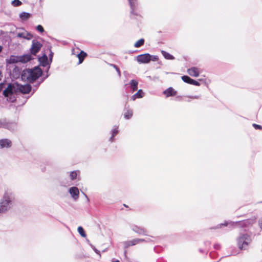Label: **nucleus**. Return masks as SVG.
<instances>
[{
	"mask_svg": "<svg viewBox=\"0 0 262 262\" xmlns=\"http://www.w3.org/2000/svg\"><path fill=\"white\" fill-rule=\"evenodd\" d=\"M31 90V86L29 84L21 85L17 83H10L3 91V94L8 101L13 102L16 99L14 93L19 92L23 94H28Z\"/></svg>",
	"mask_w": 262,
	"mask_h": 262,
	"instance_id": "nucleus-1",
	"label": "nucleus"
},
{
	"mask_svg": "<svg viewBox=\"0 0 262 262\" xmlns=\"http://www.w3.org/2000/svg\"><path fill=\"white\" fill-rule=\"evenodd\" d=\"M14 200V194L10 190L6 191L0 200V214L9 210L13 206Z\"/></svg>",
	"mask_w": 262,
	"mask_h": 262,
	"instance_id": "nucleus-2",
	"label": "nucleus"
},
{
	"mask_svg": "<svg viewBox=\"0 0 262 262\" xmlns=\"http://www.w3.org/2000/svg\"><path fill=\"white\" fill-rule=\"evenodd\" d=\"M42 70L36 67L32 69L24 70L21 74V78L30 82H32L38 79L42 74Z\"/></svg>",
	"mask_w": 262,
	"mask_h": 262,
	"instance_id": "nucleus-3",
	"label": "nucleus"
},
{
	"mask_svg": "<svg viewBox=\"0 0 262 262\" xmlns=\"http://www.w3.org/2000/svg\"><path fill=\"white\" fill-rule=\"evenodd\" d=\"M250 242V237L247 234H242L237 238L238 246L241 249H246Z\"/></svg>",
	"mask_w": 262,
	"mask_h": 262,
	"instance_id": "nucleus-4",
	"label": "nucleus"
},
{
	"mask_svg": "<svg viewBox=\"0 0 262 262\" xmlns=\"http://www.w3.org/2000/svg\"><path fill=\"white\" fill-rule=\"evenodd\" d=\"M42 47V45L39 41L33 40L31 48V53L32 54L36 55L39 52Z\"/></svg>",
	"mask_w": 262,
	"mask_h": 262,
	"instance_id": "nucleus-5",
	"label": "nucleus"
},
{
	"mask_svg": "<svg viewBox=\"0 0 262 262\" xmlns=\"http://www.w3.org/2000/svg\"><path fill=\"white\" fill-rule=\"evenodd\" d=\"M151 60V56L149 54H145L138 55L137 57V60L138 62L142 63H148Z\"/></svg>",
	"mask_w": 262,
	"mask_h": 262,
	"instance_id": "nucleus-6",
	"label": "nucleus"
},
{
	"mask_svg": "<svg viewBox=\"0 0 262 262\" xmlns=\"http://www.w3.org/2000/svg\"><path fill=\"white\" fill-rule=\"evenodd\" d=\"M69 192L74 200H77L79 198V191L76 187H72L69 190Z\"/></svg>",
	"mask_w": 262,
	"mask_h": 262,
	"instance_id": "nucleus-7",
	"label": "nucleus"
},
{
	"mask_svg": "<svg viewBox=\"0 0 262 262\" xmlns=\"http://www.w3.org/2000/svg\"><path fill=\"white\" fill-rule=\"evenodd\" d=\"M132 230L140 235H147V231L142 227L133 226L132 227Z\"/></svg>",
	"mask_w": 262,
	"mask_h": 262,
	"instance_id": "nucleus-8",
	"label": "nucleus"
},
{
	"mask_svg": "<svg viewBox=\"0 0 262 262\" xmlns=\"http://www.w3.org/2000/svg\"><path fill=\"white\" fill-rule=\"evenodd\" d=\"M12 145L11 141L8 139L0 140V147L1 148H9Z\"/></svg>",
	"mask_w": 262,
	"mask_h": 262,
	"instance_id": "nucleus-9",
	"label": "nucleus"
},
{
	"mask_svg": "<svg viewBox=\"0 0 262 262\" xmlns=\"http://www.w3.org/2000/svg\"><path fill=\"white\" fill-rule=\"evenodd\" d=\"M188 74L193 77H198L200 74V71L198 68L192 67L187 70Z\"/></svg>",
	"mask_w": 262,
	"mask_h": 262,
	"instance_id": "nucleus-10",
	"label": "nucleus"
},
{
	"mask_svg": "<svg viewBox=\"0 0 262 262\" xmlns=\"http://www.w3.org/2000/svg\"><path fill=\"white\" fill-rule=\"evenodd\" d=\"M17 36L18 37L23 38L27 40H30L32 37V35L26 31H24L22 32L17 33Z\"/></svg>",
	"mask_w": 262,
	"mask_h": 262,
	"instance_id": "nucleus-11",
	"label": "nucleus"
},
{
	"mask_svg": "<svg viewBox=\"0 0 262 262\" xmlns=\"http://www.w3.org/2000/svg\"><path fill=\"white\" fill-rule=\"evenodd\" d=\"M176 93L177 92L172 87L168 88L163 92V94H165L167 97L175 96Z\"/></svg>",
	"mask_w": 262,
	"mask_h": 262,
	"instance_id": "nucleus-12",
	"label": "nucleus"
},
{
	"mask_svg": "<svg viewBox=\"0 0 262 262\" xmlns=\"http://www.w3.org/2000/svg\"><path fill=\"white\" fill-rule=\"evenodd\" d=\"M139 244V241L137 238L130 241L124 242L123 244L125 248H127L131 246H134Z\"/></svg>",
	"mask_w": 262,
	"mask_h": 262,
	"instance_id": "nucleus-13",
	"label": "nucleus"
},
{
	"mask_svg": "<svg viewBox=\"0 0 262 262\" xmlns=\"http://www.w3.org/2000/svg\"><path fill=\"white\" fill-rule=\"evenodd\" d=\"M39 61L40 64L43 67H46L49 64L48 57L46 55H43V56L39 58Z\"/></svg>",
	"mask_w": 262,
	"mask_h": 262,
	"instance_id": "nucleus-14",
	"label": "nucleus"
},
{
	"mask_svg": "<svg viewBox=\"0 0 262 262\" xmlns=\"http://www.w3.org/2000/svg\"><path fill=\"white\" fill-rule=\"evenodd\" d=\"M32 59L31 56L29 54L19 56V62L22 63H26L30 61Z\"/></svg>",
	"mask_w": 262,
	"mask_h": 262,
	"instance_id": "nucleus-15",
	"label": "nucleus"
},
{
	"mask_svg": "<svg viewBox=\"0 0 262 262\" xmlns=\"http://www.w3.org/2000/svg\"><path fill=\"white\" fill-rule=\"evenodd\" d=\"M31 16V14L27 12H22L19 14V17L21 20L25 21L28 19Z\"/></svg>",
	"mask_w": 262,
	"mask_h": 262,
	"instance_id": "nucleus-16",
	"label": "nucleus"
},
{
	"mask_svg": "<svg viewBox=\"0 0 262 262\" xmlns=\"http://www.w3.org/2000/svg\"><path fill=\"white\" fill-rule=\"evenodd\" d=\"M129 5L131 8V13H134V12L137 6V0H128Z\"/></svg>",
	"mask_w": 262,
	"mask_h": 262,
	"instance_id": "nucleus-17",
	"label": "nucleus"
},
{
	"mask_svg": "<svg viewBox=\"0 0 262 262\" xmlns=\"http://www.w3.org/2000/svg\"><path fill=\"white\" fill-rule=\"evenodd\" d=\"M8 61L10 63H14L19 62V56H11Z\"/></svg>",
	"mask_w": 262,
	"mask_h": 262,
	"instance_id": "nucleus-18",
	"label": "nucleus"
},
{
	"mask_svg": "<svg viewBox=\"0 0 262 262\" xmlns=\"http://www.w3.org/2000/svg\"><path fill=\"white\" fill-rule=\"evenodd\" d=\"M138 82L135 80H132L130 81V86L133 91H135L138 89Z\"/></svg>",
	"mask_w": 262,
	"mask_h": 262,
	"instance_id": "nucleus-19",
	"label": "nucleus"
},
{
	"mask_svg": "<svg viewBox=\"0 0 262 262\" xmlns=\"http://www.w3.org/2000/svg\"><path fill=\"white\" fill-rule=\"evenodd\" d=\"M86 54L85 53H84L83 51H81L80 54L77 55V57L79 59V63H81L84 58V57L86 56Z\"/></svg>",
	"mask_w": 262,
	"mask_h": 262,
	"instance_id": "nucleus-20",
	"label": "nucleus"
},
{
	"mask_svg": "<svg viewBox=\"0 0 262 262\" xmlns=\"http://www.w3.org/2000/svg\"><path fill=\"white\" fill-rule=\"evenodd\" d=\"M162 55H163V56L167 59H170V60H172V59H174V57L171 55V54H169L168 53L165 52V51H162Z\"/></svg>",
	"mask_w": 262,
	"mask_h": 262,
	"instance_id": "nucleus-21",
	"label": "nucleus"
},
{
	"mask_svg": "<svg viewBox=\"0 0 262 262\" xmlns=\"http://www.w3.org/2000/svg\"><path fill=\"white\" fill-rule=\"evenodd\" d=\"M79 173V171H73L71 172L70 177V179L72 180H74L76 179L77 176H78V174Z\"/></svg>",
	"mask_w": 262,
	"mask_h": 262,
	"instance_id": "nucleus-22",
	"label": "nucleus"
},
{
	"mask_svg": "<svg viewBox=\"0 0 262 262\" xmlns=\"http://www.w3.org/2000/svg\"><path fill=\"white\" fill-rule=\"evenodd\" d=\"M254 222V220H245L242 222H239L240 225H244V226H247L249 224H251Z\"/></svg>",
	"mask_w": 262,
	"mask_h": 262,
	"instance_id": "nucleus-23",
	"label": "nucleus"
},
{
	"mask_svg": "<svg viewBox=\"0 0 262 262\" xmlns=\"http://www.w3.org/2000/svg\"><path fill=\"white\" fill-rule=\"evenodd\" d=\"M144 39H140L139 40H138L134 45L135 47L136 48H139L142 46L144 44Z\"/></svg>",
	"mask_w": 262,
	"mask_h": 262,
	"instance_id": "nucleus-24",
	"label": "nucleus"
},
{
	"mask_svg": "<svg viewBox=\"0 0 262 262\" xmlns=\"http://www.w3.org/2000/svg\"><path fill=\"white\" fill-rule=\"evenodd\" d=\"M133 116V111L132 110H127L124 114V117L126 119H130Z\"/></svg>",
	"mask_w": 262,
	"mask_h": 262,
	"instance_id": "nucleus-25",
	"label": "nucleus"
},
{
	"mask_svg": "<svg viewBox=\"0 0 262 262\" xmlns=\"http://www.w3.org/2000/svg\"><path fill=\"white\" fill-rule=\"evenodd\" d=\"M78 233L81 235V236L85 237L86 236V234L83 229V228L81 226L78 227L77 229Z\"/></svg>",
	"mask_w": 262,
	"mask_h": 262,
	"instance_id": "nucleus-26",
	"label": "nucleus"
},
{
	"mask_svg": "<svg viewBox=\"0 0 262 262\" xmlns=\"http://www.w3.org/2000/svg\"><path fill=\"white\" fill-rule=\"evenodd\" d=\"M182 79L183 81H184L186 83L191 84V78H190L188 76H183L182 77Z\"/></svg>",
	"mask_w": 262,
	"mask_h": 262,
	"instance_id": "nucleus-27",
	"label": "nucleus"
},
{
	"mask_svg": "<svg viewBox=\"0 0 262 262\" xmlns=\"http://www.w3.org/2000/svg\"><path fill=\"white\" fill-rule=\"evenodd\" d=\"M118 131V127H116L115 128H114L112 131V136L110 138V140L111 141H113L114 136L117 134Z\"/></svg>",
	"mask_w": 262,
	"mask_h": 262,
	"instance_id": "nucleus-28",
	"label": "nucleus"
},
{
	"mask_svg": "<svg viewBox=\"0 0 262 262\" xmlns=\"http://www.w3.org/2000/svg\"><path fill=\"white\" fill-rule=\"evenodd\" d=\"M16 125L14 123L9 124L7 125L6 128L11 130H14Z\"/></svg>",
	"mask_w": 262,
	"mask_h": 262,
	"instance_id": "nucleus-29",
	"label": "nucleus"
},
{
	"mask_svg": "<svg viewBox=\"0 0 262 262\" xmlns=\"http://www.w3.org/2000/svg\"><path fill=\"white\" fill-rule=\"evenodd\" d=\"M11 4L13 6L17 7L20 6L22 3L19 0H13Z\"/></svg>",
	"mask_w": 262,
	"mask_h": 262,
	"instance_id": "nucleus-30",
	"label": "nucleus"
},
{
	"mask_svg": "<svg viewBox=\"0 0 262 262\" xmlns=\"http://www.w3.org/2000/svg\"><path fill=\"white\" fill-rule=\"evenodd\" d=\"M137 98H142L144 96V92L141 90H139L137 93L135 94Z\"/></svg>",
	"mask_w": 262,
	"mask_h": 262,
	"instance_id": "nucleus-31",
	"label": "nucleus"
},
{
	"mask_svg": "<svg viewBox=\"0 0 262 262\" xmlns=\"http://www.w3.org/2000/svg\"><path fill=\"white\" fill-rule=\"evenodd\" d=\"M110 66L113 67L114 68H115L116 69V70L117 71L118 74V75L119 76H120L121 75V73H120V71L119 69V68L117 67V66H116L115 64H110Z\"/></svg>",
	"mask_w": 262,
	"mask_h": 262,
	"instance_id": "nucleus-32",
	"label": "nucleus"
},
{
	"mask_svg": "<svg viewBox=\"0 0 262 262\" xmlns=\"http://www.w3.org/2000/svg\"><path fill=\"white\" fill-rule=\"evenodd\" d=\"M137 240L139 241V243H140L141 242H149L151 241L150 239L149 238H147L146 239H142V238H137Z\"/></svg>",
	"mask_w": 262,
	"mask_h": 262,
	"instance_id": "nucleus-33",
	"label": "nucleus"
},
{
	"mask_svg": "<svg viewBox=\"0 0 262 262\" xmlns=\"http://www.w3.org/2000/svg\"><path fill=\"white\" fill-rule=\"evenodd\" d=\"M36 30L38 31H39L40 32H41V33L44 32V29H43V27L41 25H38L36 27Z\"/></svg>",
	"mask_w": 262,
	"mask_h": 262,
	"instance_id": "nucleus-34",
	"label": "nucleus"
},
{
	"mask_svg": "<svg viewBox=\"0 0 262 262\" xmlns=\"http://www.w3.org/2000/svg\"><path fill=\"white\" fill-rule=\"evenodd\" d=\"M191 84H192V85H196V86H199L200 85V83L192 79H191Z\"/></svg>",
	"mask_w": 262,
	"mask_h": 262,
	"instance_id": "nucleus-35",
	"label": "nucleus"
},
{
	"mask_svg": "<svg viewBox=\"0 0 262 262\" xmlns=\"http://www.w3.org/2000/svg\"><path fill=\"white\" fill-rule=\"evenodd\" d=\"M253 126L256 129H262V126L259 125H258V124H253Z\"/></svg>",
	"mask_w": 262,
	"mask_h": 262,
	"instance_id": "nucleus-36",
	"label": "nucleus"
},
{
	"mask_svg": "<svg viewBox=\"0 0 262 262\" xmlns=\"http://www.w3.org/2000/svg\"><path fill=\"white\" fill-rule=\"evenodd\" d=\"M158 57L157 56H151V60L153 61H157Z\"/></svg>",
	"mask_w": 262,
	"mask_h": 262,
	"instance_id": "nucleus-37",
	"label": "nucleus"
},
{
	"mask_svg": "<svg viewBox=\"0 0 262 262\" xmlns=\"http://www.w3.org/2000/svg\"><path fill=\"white\" fill-rule=\"evenodd\" d=\"M92 247H93V248L94 250L95 251V252L100 255V252L97 249H96L95 247H94L93 246H92Z\"/></svg>",
	"mask_w": 262,
	"mask_h": 262,
	"instance_id": "nucleus-38",
	"label": "nucleus"
},
{
	"mask_svg": "<svg viewBox=\"0 0 262 262\" xmlns=\"http://www.w3.org/2000/svg\"><path fill=\"white\" fill-rule=\"evenodd\" d=\"M189 97L191 99H199L200 98V96H190Z\"/></svg>",
	"mask_w": 262,
	"mask_h": 262,
	"instance_id": "nucleus-39",
	"label": "nucleus"
},
{
	"mask_svg": "<svg viewBox=\"0 0 262 262\" xmlns=\"http://www.w3.org/2000/svg\"><path fill=\"white\" fill-rule=\"evenodd\" d=\"M4 87V83H0V91H1Z\"/></svg>",
	"mask_w": 262,
	"mask_h": 262,
	"instance_id": "nucleus-40",
	"label": "nucleus"
},
{
	"mask_svg": "<svg viewBox=\"0 0 262 262\" xmlns=\"http://www.w3.org/2000/svg\"><path fill=\"white\" fill-rule=\"evenodd\" d=\"M136 98H137V96H136V94L134 95L132 97V99L133 100H135Z\"/></svg>",
	"mask_w": 262,
	"mask_h": 262,
	"instance_id": "nucleus-41",
	"label": "nucleus"
},
{
	"mask_svg": "<svg viewBox=\"0 0 262 262\" xmlns=\"http://www.w3.org/2000/svg\"><path fill=\"white\" fill-rule=\"evenodd\" d=\"M227 225H228V223H225V224H221V225H220V227H221V226H223V225L227 226Z\"/></svg>",
	"mask_w": 262,
	"mask_h": 262,
	"instance_id": "nucleus-42",
	"label": "nucleus"
},
{
	"mask_svg": "<svg viewBox=\"0 0 262 262\" xmlns=\"http://www.w3.org/2000/svg\"><path fill=\"white\" fill-rule=\"evenodd\" d=\"M112 262H120L118 260L113 259Z\"/></svg>",
	"mask_w": 262,
	"mask_h": 262,
	"instance_id": "nucleus-43",
	"label": "nucleus"
},
{
	"mask_svg": "<svg viewBox=\"0 0 262 262\" xmlns=\"http://www.w3.org/2000/svg\"><path fill=\"white\" fill-rule=\"evenodd\" d=\"M83 194H84V196L86 197V198L87 200H88V201H89V198H88V196H87L85 193H83Z\"/></svg>",
	"mask_w": 262,
	"mask_h": 262,
	"instance_id": "nucleus-44",
	"label": "nucleus"
},
{
	"mask_svg": "<svg viewBox=\"0 0 262 262\" xmlns=\"http://www.w3.org/2000/svg\"><path fill=\"white\" fill-rule=\"evenodd\" d=\"M218 247H219V245H215V248H217Z\"/></svg>",
	"mask_w": 262,
	"mask_h": 262,
	"instance_id": "nucleus-45",
	"label": "nucleus"
},
{
	"mask_svg": "<svg viewBox=\"0 0 262 262\" xmlns=\"http://www.w3.org/2000/svg\"><path fill=\"white\" fill-rule=\"evenodd\" d=\"M2 47L0 46V52L2 51Z\"/></svg>",
	"mask_w": 262,
	"mask_h": 262,
	"instance_id": "nucleus-46",
	"label": "nucleus"
},
{
	"mask_svg": "<svg viewBox=\"0 0 262 262\" xmlns=\"http://www.w3.org/2000/svg\"><path fill=\"white\" fill-rule=\"evenodd\" d=\"M50 56H51V57H52V56H53V53H51Z\"/></svg>",
	"mask_w": 262,
	"mask_h": 262,
	"instance_id": "nucleus-47",
	"label": "nucleus"
}]
</instances>
